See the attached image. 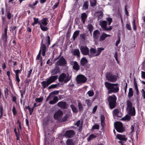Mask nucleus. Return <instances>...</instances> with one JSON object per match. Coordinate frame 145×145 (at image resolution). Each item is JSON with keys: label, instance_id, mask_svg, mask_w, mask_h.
<instances>
[{"label": "nucleus", "instance_id": "nucleus-1", "mask_svg": "<svg viewBox=\"0 0 145 145\" xmlns=\"http://www.w3.org/2000/svg\"><path fill=\"white\" fill-rule=\"evenodd\" d=\"M105 85L108 89V94L116 93L119 92V86L118 83H112L106 82L105 83Z\"/></svg>", "mask_w": 145, "mask_h": 145}, {"label": "nucleus", "instance_id": "nucleus-2", "mask_svg": "<svg viewBox=\"0 0 145 145\" xmlns=\"http://www.w3.org/2000/svg\"><path fill=\"white\" fill-rule=\"evenodd\" d=\"M107 99L110 109H112L116 107L117 105V98L115 95H112L109 96Z\"/></svg>", "mask_w": 145, "mask_h": 145}, {"label": "nucleus", "instance_id": "nucleus-3", "mask_svg": "<svg viewBox=\"0 0 145 145\" xmlns=\"http://www.w3.org/2000/svg\"><path fill=\"white\" fill-rule=\"evenodd\" d=\"M57 75L52 76L47 79L46 81H43L41 83L43 89L46 88L52 83L55 82L58 78Z\"/></svg>", "mask_w": 145, "mask_h": 145}, {"label": "nucleus", "instance_id": "nucleus-4", "mask_svg": "<svg viewBox=\"0 0 145 145\" xmlns=\"http://www.w3.org/2000/svg\"><path fill=\"white\" fill-rule=\"evenodd\" d=\"M127 105L128 114L132 116H135L136 114V110L135 107H133V103L130 101L127 100Z\"/></svg>", "mask_w": 145, "mask_h": 145}, {"label": "nucleus", "instance_id": "nucleus-5", "mask_svg": "<svg viewBox=\"0 0 145 145\" xmlns=\"http://www.w3.org/2000/svg\"><path fill=\"white\" fill-rule=\"evenodd\" d=\"M71 75H70L67 73L66 75L65 73H61L59 76L58 80L59 82H64V83H67L71 79Z\"/></svg>", "mask_w": 145, "mask_h": 145}, {"label": "nucleus", "instance_id": "nucleus-6", "mask_svg": "<svg viewBox=\"0 0 145 145\" xmlns=\"http://www.w3.org/2000/svg\"><path fill=\"white\" fill-rule=\"evenodd\" d=\"M106 79L111 82H115L117 79L116 75L112 74L111 72H107L106 74Z\"/></svg>", "mask_w": 145, "mask_h": 145}, {"label": "nucleus", "instance_id": "nucleus-7", "mask_svg": "<svg viewBox=\"0 0 145 145\" xmlns=\"http://www.w3.org/2000/svg\"><path fill=\"white\" fill-rule=\"evenodd\" d=\"M114 126L115 129L118 132H123L124 131L122 123L121 122H115L114 123Z\"/></svg>", "mask_w": 145, "mask_h": 145}, {"label": "nucleus", "instance_id": "nucleus-8", "mask_svg": "<svg viewBox=\"0 0 145 145\" xmlns=\"http://www.w3.org/2000/svg\"><path fill=\"white\" fill-rule=\"evenodd\" d=\"M67 64V62L65 59L62 56L56 63V66H65Z\"/></svg>", "mask_w": 145, "mask_h": 145}, {"label": "nucleus", "instance_id": "nucleus-9", "mask_svg": "<svg viewBox=\"0 0 145 145\" xmlns=\"http://www.w3.org/2000/svg\"><path fill=\"white\" fill-rule=\"evenodd\" d=\"M87 80L86 78L84 75L82 74L79 75L77 76L76 81L78 84L85 82Z\"/></svg>", "mask_w": 145, "mask_h": 145}, {"label": "nucleus", "instance_id": "nucleus-10", "mask_svg": "<svg viewBox=\"0 0 145 145\" xmlns=\"http://www.w3.org/2000/svg\"><path fill=\"white\" fill-rule=\"evenodd\" d=\"M100 25L105 31L111 30L112 29V27L111 26H109V28L106 27L107 22L105 20L101 22H100Z\"/></svg>", "mask_w": 145, "mask_h": 145}, {"label": "nucleus", "instance_id": "nucleus-11", "mask_svg": "<svg viewBox=\"0 0 145 145\" xmlns=\"http://www.w3.org/2000/svg\"><path fill=\"white\" fill-rule=\"evenodd\" d=\"M46 44L43 43V39L42 38V41L40 44V49L39 51L42 52V55L43 56H45L46 55Z\"/></svg>", "mask_w": 145, "mask_h": 145}, {"label": "nucleus", "instance_id": "nucleus-12", "mask_svg": "<svg viewBox=\"0 0 145 145\" xmlns=\"http://www.w3.org/2000/svg\"><path fill=\"white\" fill-rule=\"evenodd\" d=\"M75 134L74 131L73 130L67 131L64 134V136L67 138H71L74 136Z\"/></svg>", "mask_w": 145, "mask_h": 145}, {"label": "nucleus", "instance_id": "nucleus-13", "mask_svg": "<svg viewBox=\"0 0 145 145\" xmlns=\"http://www.w3.org/2000/svg\"><path fill=\"white\" fill-rule=\"evenodd\" d=\"M81 53L83 55L86 56L89 55V50L87 46H81L80 48Z\"/></svg>", "mask_w": 145, "mask_h": 145}, {"label": "nucleus", "instance_id": "nucleus-14", "mask_svg": "<svg viewBox=\"0 0 145 145\" xmlns=\"http://www.w3.org/2000/svg\"><path fill=\"white\" fill-rule=\"evenodd\" d=\"M63 114V112L61 110H58L54 114V118L55 120H59L62 117Z\"/></svg>", "mask_w": 145, "mask_h": 145}, {"label": "nucleus", "instance_id": "nucleus-15", "mask_svg": "<svg viewBox=\"0 0 145 145\" xmlns=\"http://www.w3.org/2000/svg\"><path fill=\"white\" fill-rule=\"evenodd\" d=\"M60 71V68L59 66L55 65V66L54 67V68L52 70L51 73L53 75H56L59 73Z\"/></svg>", "mask_w": 145, "mask_h": 145}, {"label": "nucleus", "instance_id": "nucleus-16", "mask_svg": "<svg viewBox=\"0 0 145 145\" xmlns=\"http://www.w3.org/2000/svg\"><path fill=\"white\" fill-rule=\"evenodd\" d=\"M57 105L62 109H65L67 108V104L65 101L59 102L57 104Z\"/></svg>", "mask_w": 145, "mask_h": 145}, {"label": "nucleus", "instance_id": "nucleus-17", "mask_svg": "<svg viewBox=\"0 0 145 145\" xmlns=\"http://www.w3.org/2000/svg\"><path fill=\"white\" fill-rule=\"evenodd\" d=\"M120 110L118 108L114 109L112 112V114L114 116H115L120 118H121L122 116V114L120 113Z\"/></svg>", "mask_w": 145, "mask_h": 145}, {"label": "nucleus", "instance_id": "nucleus-18", "mask_svg": "<svg viewBox=\"0 0 145 145\" xmlns=\"http://www.w3.org/2000/svg\"><path fill=\"white\" fill-rule=\"evenodd\" d=\"M100 32L99 30L97 29L93 31V37L95 40H97L99 38Z\"/></svg>", "mask_w": 145, "mask_h": 145}, {"label": "nucleus", "instance_id": "nucleus-19", "mask_svg": "<svg viewBox=\"0 0 145 145\" xmlns=\"http://www.w3.org/2000/svg\"><path fill=\"white\" fill-rule=\"evenodd\" d=\"M110 36V35L107 34L103 32L102 34L100 37L99 41H103L105 39L106 37H109Z\"/></svg>", "mask_w": 145, "mask_h": 145}, {"label": "nucleus", "instance_id": "nucleus-20", "mask_svg": "<svg viewBox=\"0 0 145 145\" xmlns=\"http://www.w3.org/2000/svg\"><path fill=\"white\" fill-rule=\"evenodd\" d=\"M8 35H2L1 39L3 41V45L5 46L6 45L7 42Z\"/></svg>", "mask_w": 145, "mask_h": 145}, {"label": "nucleus", "instance_id": "nucleus-21", "mask_svg": "<svg viewBox=\"0 0 145 145\" xmlns=\"http://www.w3.org/2000/svg\"><path fill=\"white\" fill-rule=\"evenodd\" d=\"M6 74L8 76V79L9 80V83L10 86L12 88L13 87V85L12 82L11 78L10 72L9 71H7V72Z\"/></svg>", "mask_w": 145, "mask_h": 145}, {"label": "nucleus", "instance_id": "nucleus-22", "mask_svg": "<svg viewBox=\"0 0 145 145\" xmlns=\"http://www.w3.org/2000/svg\"><path fill=\"white\" fill-rule=\"evenodd\" d=\"M73 68L74 70L76 71H78L79 70L80 66L77 61H74V62Z\"/></svg>", "mask_w": 145, "mask_h": 145}, {"label": "nucleus", "instance_id": "nucleus-23", "mask_svg": "<svg viewBox=\"0 0 145 145\" xmlns=\"http://www.w3.org/2000/svg\"><path fill=\"white\" fill-rule=\"evenodd\" d=\"M116 137L118 139L120 140L125 141H126L127 140V138L125 137L124 135L117 134L116 135Z\"/></svg>", "mask_w": 145, "mask_h": 145}, {"label": "nucleus", "instance_id": "nucleus-24", "mask_svg": "<svg viewBox=\"0 0 145 145\" xmlns=\"http://www.w3.org/2000/svg\"><path fill=\"white\" fill-rule=\"evenodd\" d=\"M87 18V15L86 13H83L82 14L81 16V21L83 24H85V21L86 20Z\"/></svg>", "mask_w": 145, "mask_h": 145}, {"label": "nucleus", "instance_id": "nucleus-25", "mask_svg": "<svg viewBox=\"0 0 145 145\" xmlns=\"http://www.w3.org/2000/svg\"><path fill=\"white\" fill-rule=\"evenodd\" d=\"M58 98L57 96H54L52 100L50 101L49 103L51 105L56 103L58 101Z\"/></svg>", "mask_w": 145, "mask_h": 145}, {"label": "nucleus", "instance_id": "nucleus-26", "mask_svg": "<svg viewBox=\"0 0 145 145\" xmlns=\"http://www.w3.org/2000/svg\"><path fill=\"white\" fill-rule=\"evenodd\" d=\"M88 63L87 59L85 57H82L80 61V64L82 66H84Z\"/></svg>", "mask_w": 145, "mask_h": 145}, {"label": "nucleus", "instance_id": "nucleus-27", "mask_svg": "<svg viewBox=\"0 0 145 145\" xmlns=\"http://www.w3.org/2000/svg\"><path fill=\"white\" fill-rule=\"evenodd\" d=\"M48 21V18H43L41 20V24L44 26H46L48 24L47 21Z\"/></svg>", "mask_w": 145, "mask_h": 145}, {"label": "nucleus", "instance_id": "nucleus-28", "mask_svg": "<svg viewBox=\"0 0 145 145\" xmlns=\"http://www.w3.org/2000/svg\"><path fill=\"white\" fill-rule=\"evenodd\" d=\"M39 18H36L35 17L33 18L34 20V22H33L32 25L34 26L35 24H39L40 25L41 24V22L39 21Z\"/></svg>", "mask_w": 145, "mask_h": 145}, {"label": "nucleus", "instance_id": "nucleus-29", "mask_svg": "<svg viewBox=\"0 0 145 145\" xmlns=\"http://www.w3.org/2000/svg\"><path fill=\"white\" fill-rule=\"evenodd\" d=\"M14 131L17 140H20V132H19V133L17 132V129L16 127L14 128Z\"/></svg>", "mask_w": 145, "mask_h": 145}, {"label": "nucleus", "instance_id": "nucleus-30", "mask_svg": "<svg viewBox=\"0 0 145 145\" xmlns=\"http://www.w3.org/2000/svg\"><path fill=\"white\" fill-rule=\"evenodd\" d=\"M7 17L8 20H10L12 17H13V15L10 12V11H7L6 12Z\"/></svg>", "mask_w": 145, "mask_h": 145}, {"label": "nucleus", "instance_id": "nucleus-31", "mask_svg": "<svg viewBox=\"0 0 145 145\" xmlns=\"http://www.w3.org/2000/svg\"><path fill=\"white\" fill-rule=\"evenodd\" d=\"M89 7V2L88 1H86L84 2L83 6V8L86 10L88 9Z\"/></svg>", "mask_w": 145, "mask_h": 145}, {"label": "nucleus", "instance_id": "nucleus-32", "mask_svg": "<svg viewBox=\"0 0 145 145\" xmlns=\"http://www.w3.org/2000/svg\"><path fill=\"white\" fill-rule=\"evenodd\" d=\"M79 30H77L75 31L74 32L72 36V38L73 39V40H74L75 39L77 38V36L79 35Z\"/></svg>", "mask_w": 145, "mask_h": 145}, {"label": "nucleus", "instance_id": "nucleus-33", "mask_svg": "<svg viewBox=\"0 0 145 145\" xmlns=\"http://www.w3.org/2000/svg\"><path fill=\"white\" fill-rule=\"evenodd\" d=\"M133 95V89L132 88H130L129 89V91L128 94V97L129 98H130Z\"/></svg>", "mask_w": 145, "mask_h": 145}, {"label": "nucleus", "instance_id": "nucleus-34", "mask_svg": "<svg viewBox=\"0 0 145 145\" xmlns=\"http://www.w3.org/2000/svg\"><path fill=\"white\" fill-rule=\"evenodd\" d=\"M104 50V48H97V50L96 51L97 52V54L95 55V56H99L101 54L102 50Z\"/></svg>", "mask_w": 145, "mask_h": 145}, {"label": "nucleus", "instance_id": "nucleus-35", "mask_svg": "<svg viewBox=\"0 0 145 145\" xmlns=\"http://www.w3.org/2000/svg\"><path fill=\"white\" fill-rule=\"evenodd\" d=\"M131 117L129 115H126L124 117L122 118V120L125 121H129L130 120Z\"/></svg>", "mask_w": 145, "mask_h": 145}, {"label": "nucleus", "instance_id": "nucleus-36", "mask_svg": "<svg viewBox=\"0 0 145 145\" xmlns=\"http://www.w3.org/2000/svg\"><path fill=\"white\" fill-rule=\"evenodd\" d=\"M70 107L74 112L76 113L78 112V110H77V108L74 105L71 104L70 105Z\"/></svg>", "mask_w": 145, "mask_h": 145}, {"label": "nucleus", "instance_id": "nucleus-37", "mask_svg": "<svg viewBox=\"0 0 145 145\" xmlns=\"http://www.w3.org/2000/svg\"><path fill=\"white\" fill-rule=\"evenodd\" d=\"M67 145H74L72 140L71 139H68L66 141Z\"/></svg>", "mask_w": 145, "mask_h": 145}, {"label": "nucleus", "instance_id": "nucleus-38", "mask_svg": "<svg viewBox=\"0 0 145 145\" xmlns=\"http://www.w3.org/2000/svg\"><path fill=\"white\" fill-rule=\"evenodd\" d=\"M3 109L2 105L0 106V119H1L3 116Z\"/></svg>", "mask_w": 145, "mask_h": 145}, {"label": "nucleus", "instance_id": "nucleus-39", "mask_svg": "<svg viewBox=\"0 0 145 145\" xmlns=\"http://www.w3.org/2000/svg\"><path fill=\"white\" fill-rule=\"evenodd\" d=\"M96 137V135L91 134L90 135L88 138V141H90L91 140L93 139V138H95Z\"/></svg>", "mask_w": 145, "mask_h": 145}, {"label": "nucleus", "instance_id": "nucleus-40", "mask_svg": "<svg viewBox=\"0 0 145 145\" xmlns=\"http://www.w3.org/2000/svg\"><path fill=\"white\" fill-rule=\"evenodd\" d=\"M6 89L4 90L5 96L6 98H7L9 95L8 91L9 90L7 87L6 88H5Z\"/></svg>", "mask_w": 145, "mask_h": 145}, {"label": "nucleus", "instance_id": "nucleus-41", "mask_svg": "<svg viewBox=\"0 0 145 145\" xmlns=\"http://www.w3.org/2000/svg\"><path fill=\"white\" fill-rule=\"evenodd\" d=\"M90 2L91 6L92 7L96 5L97 3V0H91Z\"/></svg>", "mask_w": 145, "mask_h": 145}, {"label": "nucleus", "instance_id": "nucleus-42", "mask_svg": "<svg viewBox=\"0 0 145 145\" xmlns=\"http://www.w3.org/2000/svg\"><path fill=\"white\" fill-rule=\"evenodd\" d=\"M73 54L75 56H77L78 57H79L80 54V52L79 50L78 49H75Z\"/></svg>", "mask_w": 145, "mask_h": 145}, {"label": "nucleus", "instance_id": "nucleus-43", "mask_svg": "<svg viewBox=\"0 0 145 145\" xmlns=\"http://www.w3.org/2000/svg\"><path fill=\"white\" fill-rule=\"evenodd\" d=\"M87 28L88 29V30L90 31V33H91L92 32L93 29V25L91 24H88V25Z\"/></svg>", "mask_w": 145, "mask_h": 145}, {"label": "nucleus", "instance_id": "nucleus-44", "mask_svg": "<svg viewBox=\"0 0 145 145\" xmlns=\"http://www.w3.org/2000/svg\"><path fill=\"white\" fill-rule=\"evenodd\" d=\"M89 52L92 55L95 54L97 52L96 49L93 48H90Z\"/></svg>", "mask_w": 145, "mask_h": 145}, {"label": "nucleus", "instance_id": "nucleus-45", "mask_svg": "<svg viewBox=\"0 0 145 145\" xmlns=\"http://www.w3.org/2000/svg\"><path fill=\"white\" fill-rule=\"evenodd\" d=\"M40 27L41 29L43 31H46L48 29V27L43 26L41 24L40 25Z\"/></svg>", "mask_w": 145, "mask_h": 145}, {"label": "nucleus", "instance_id": "nucleus-46", "mask_svg": "<svg viewBox=\"0 0 145 145\" xmlns=\"http://www.w3.org/2000/svg\"><path fill=\"white\" fill-rule=\"evenodd\" d=\"M98 13L99 14L98 16V19L99 20L103 17V13L101 10H100Z\"/></svg>", "mask_w": 145, "mask_h": 145}, {"label": "nucleus", "instance_id": "nucleus-47", "mask_svg": "<svg viewBox=\"0 0 145 145\" xmlns=\"http://www.w3.org/2000/svg\"><path fill=\"white\" fill-rule=\"evenodd\" d=\"M50 37L49 36H47L46 38V41L47 42V47H48L50 44Z\"/></svg>", "mask_w": 145, "mask_h": 145}, {"label": "nucleus", "instance_id": "nucleus-48", "mask_svg": "<svg viewBox=\"0 0 145 145\" xmlns=\"http://www.w3.org/2000/svg\"><path fill=\"white\" fill-rule=\"evenodd\" d=\"M8 26L7 25L6 26L4 30V32L3 33H2V35H8L7 34V32L8 31Z\"/></svg>", "mask_w": 145, "mask_h": 145}, {"label": "nucleus", "instance_id": "nucleus-49", "mask_svg": "<svg viewBox=\"0 0 145 145\" xmlns=\"http://www.w3.org/2000/svg\"><path fill=\"white\" fill-rule=\"evenodd\" d=\"M85 101L88 107L90 106L91 105V103L90 100L88 99H86V100Z\"/></svg>", "mask_w": 145, "mask_h": 145}, {"label": "nucleus", "instance_id": "nucleus-50", "mask_svg": "<svg viewBox=\"0 0 145 145\" xmlns=\"http://www.w3.org/2000/svg\"><path fill=\"white\" fill-rule=\"evenodd\" d=\"M43 100V97H40L39 98H37L35 99V101L36 102L39 103L41 102Z\"/></svg>", "mask_w": 145, "mask_h": 145}, {"label": "nucleus", "instance_id": "nucleus-51", "mask_svg": "<svg viewBox=\"0 0 145 145\" xmlns=\"http://www.w3.org/2000/svg\"><path fill=\"white\" fill-rule=\"evenodd\" d=\"M134 85L135 89L136 90H138V87L137 84L136 82V81L135 78L134 79Z\"/></svg>", "mask_w": 145, "mask_h": 145}, {"label": "nucleus", "instance_id": "nucleus-52", "mask_svg": "<svg viewBox=\"0 0 145 145\" xmlns=\"http://www.w3.org/2000/svg\"><path fill=\"white\" fill-rule=\"evenodd\" d=\"M87 93L88 94L89 97H92L93 96L94 94V92L92 90H89L88 91Z\"/></svg>", "mask_w": 145, "mask_h": 145}, {"label": "nucleus", "instance_id": "nucleus-53", "mask_svg": "<svg viewBox=\"0 0 145 145\" xmlns=\"http://www.w3.org/2000/svg\"><path fill=\"white\" fill-rule=\"evenodd\" d=\"M78 106L80 111H82L83 109V107L81 103L79 102L78 103Z\"/></svg>", "mask_w": 145, "mask_h": 145}, {"label": "nucleus", "instance_id": "nucleus-54", "mask_svg": "<svg viewBox=\"0 0 145 145\" xmlns=\"http://www.w3.org/2000/svg\"><path fill=\"white\" fill-rule=\"evenodd\" d=\"M59 90H56L50 93V94H51L53 96L54 95H57L59 93Z\"/></svg>", "mask_w": 145, "mask_h": 145}, {"label": "nucleus", "instance_id": "nucleus-55", "mask_svg": "<svg viewBox=\"0 0 145 145\" xmlns=\"http://www.w3.org/2000/svg\"><path fill=\"white\" fill-rule=\"evenodd\" d=\"M57 86V84H52L48 87V89H51L52 88H56Z\"/></svg>", "mask_w": 145, "mask_h": 145}, {"label": "nucleus", "instance_id": "nucleus-56", "mask_svg": "<svg viewBox=\"0 0 145 145\" xmlns=\"http://www.w3.org/2000/svg\"><path fill=\"white\" fill-rule=\"evenodd\" d=\"M80 38L83 40H85L86 38V34L85 33H83L82 34L80 35Z\"/></svg>", "mask_w": 145, "mask_h": 145}, {"label": "nucleus", "instance_id": "nucleus-57", "mask_svg": "<svg viewBox=\"0 0 145 145\" xmlns=\"http://www.w3.org/2000/svg\"><path fill=\"white\" fill-rule=\"evenodd\" d=\"M99 128V126L97 124H95L92 127V129H98Z\"/></svg>", "mask_w": 145, "mask_h": 145}, {"label": "nucleus", "instance_id": "nucleus-58", "mask_svg": "<svg viewBox=\"0 0 145 145\" xmlns=\"http://www.w3.org/2000/svg\"><path fill=\"white\" fill-rule=\"evenodd\" d=\"M133 26L134 30L136 31L137 30V27L135 24V20H133Z\"/></svg>", "mask_w": 145, "mask_h": 145}, {"label": "nucleus", "instance_id": "nucleus-59", "mask_svg": "<svg viewBox=\"0 0 145 145\" xmlns=\"http://www.w3.org/2000/svg\"><path fill=\"white\" fill-rule=\"evenodd\" d=\"M53 96L51 94H50V93L49 94V95L47 97L46 99V101L47 102L48 100L51 99Z\"/></svg>", "mask_w": 145, "mask_h": 145}, {"label": "nucleus", "instance_id": "nucleus-60", "mask_svg": "<svg viewBox=\"0 0 145 145\" xmlns=\"http://www.w3.org/2000/svg\"><path fill=\"white\" fill-rule=\"evenodd\" d=\"M142 93V96L143 97L144 99H145V91L143 89H142L141 91Z\"/></svg>", "mask_w": 145, "mask_h": 145}, {"label": "nucleus", "instance_id": "nucleus-61", "mask_svg": "<svg viewBox=\"0 0 145 145\" xmlns=\"http://www.w3.org/2000/svg\"><path fill=\"white\" fill-rule=\"evenodd\" d=\"M12 112L14 115L15 116L17 114V111L16 110L14 106H13V107Z\"/></svg>", "mask_w": 145, "mask_h": 145}, {"label": "nucleus", "instance_id": "nucleus-62", "mask_svg": "<svg viewBox=\"0 0 145 145\" xmlns=\"http://www.w3.org/2000/svg\"><path fill=\"white\" fill-rule=\"evenodd\" d=\"M68 118V117L67 115H66L65 116L63 117L62 119V121H66Z\"/></svg>", "mask_w": 145, "mask_h": 145}, {"label": "nucleus", "instance_id": "nucleus-63", "mask_svg": "<svg viewBox=\"0 0 145 145\" xmlns=\"http://www.w3.org/2000/svg\"><path fill=\"white\" fill-rule=\"evenodd\" d=\"M141 77L143 79H145V72L141 71Z\"/></svg>", "mask_w": 145, "mask_h": 145}, {"label": "nucleus", "instance_id": "nucleus-64", "mask_svg": "<svg viewBox=\"0 0 145 145\" xmlns=\"http://www.w3.org/2000/svg\"><path fill=\"white\" fill-rule=\"evenodd\" d=\"M142 69L145 71V60L144 61L142 64Z\"/></svg>", "mask_w": 145, "mask_h": 145}]
</instances>
